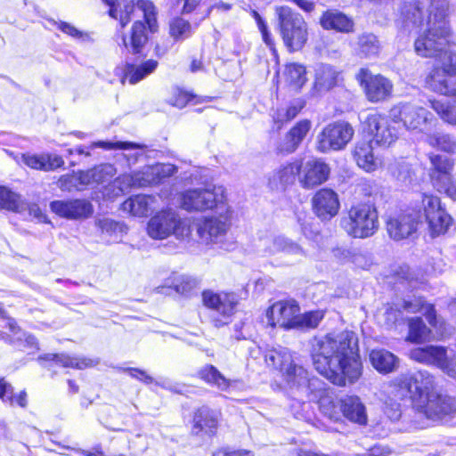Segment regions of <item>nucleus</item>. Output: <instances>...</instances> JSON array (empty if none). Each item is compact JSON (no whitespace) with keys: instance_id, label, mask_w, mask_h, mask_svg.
Listing matches in <instances>:
<instances>
[{"instance_id":"obj_36","label":"nucleus","mask_w":456,"mask_h":456,"mask_svg":"<svg viewBox=\"0 0 456 456\" xmlns=\"http://www.w3.org/2000/svg\"><path fill=\"white\" fill-rule=\"evenodd\" d=\"M197 377L220 391H227L232 385V381L226 379L217 368L211 364H207L200 368L197 372Z\"/></svg>"},{"instance_id":"obj_63","label":"nucleus","mask_w":456,"mask_h":456,"mask_svg":"<svg viewBox=\"0 0 456 456\" xmlns=\"http://www.w3.org/2000/svg\"><path fill=\"white\" fill-rule=\"evenodd\" d=\"M406 19L411 20L413 24H419L422 22L424 16V11L419 5L410 4L405 6Z\"/></svg>"},{"instance_id":"obj_59","label":"nucleus","mask_w":456,"mask_h":456,"mask_svg":"<svg viewBox=\"0 0 456 456\" xmlns=\"http://www.w3.org/2000/svg\"><path fill=\"white\" fill-rule=\"evenodd\" d=\"M200 281L197 278L183 275L177 280L175 284V290L184 296L191 295L195 289H198Z\"/></svg>"},{"instance_id":"obj_42","label":"nucleus","mask_w":456,"mask_h":456,"mask_svg":"<svg viewBox=\"0 0 456 456\" xmlns=\"http://www.w3.org/2000/svg\"><path fill=\"white\" fill-rule=\"evenodd\" d=\"M337 71L330 65L321 64L315 70L314 86L318 91H328L337 81Z\"/></svg>"},{"instance_id":"obj_6","label":"nucleus","mask_w":456,"mask_h":456,"mask_svg":"<svg viewBox=\"0 0 456 456\" xmlns=\"http://www.w3.org/2000/svg\"><path fill=\"white\" fill-rule=\"evenodd\" d=\"M147 232L154 240H164L170 235L183 239L190 234V229L175 210L165 209L151 217L147 224Z\"/></svg>"},{"instance_id":"obj_15","label":"nucleus","mask_w":456,"mask_h":456,"mask_svg":"<svg viewBox=\"0 0 456 456\" xmlns=\"http://www.w3.org/2000/svg\"><path fill=\"white\" fill-rule=\"evenodd\" d=\"M423 216L428 224L429 230L433 236L440 235L447 232L452 224V219L442 208L438 197L424 195L422 199ZM422 216V214H420Z\"/></svg>"},{"instance_id":"obj_30","label":"nucleus","mask_w":456,"mask_h":456,"mask_svg":"<svg viewBox=\"0 0 456 456\" xmlns=\"http://www.w3.org/2000/svg\"><path fill=\"white\" fill-rule=\"evenodd\" d=\"M91 149L102 148L104 150H123L129 151L124 154V158L126 159L129 166L134 165L137 162L138 158L142 156L143 145L131 142H108V141H98L92 143Z\"/></svg>"},{"instance_id":"obj_39","label":"nucleus","mask_w":456,"mask_h":456,"mask_svg":"<svg viewBox=\"0 0 456 456\" xmlns=\"http://www.w3.org/2000/svg\"><path fill=\"white\" fill-rule=\"evenodd\" d=\"M176 173V167L170 163H158L142 169L147 186L159 183L162 179Z\"/></svg>"},{"instance_id":"obj_14","label":"nucleus","mask_w":456,"mask_h":456,"mask_svg":"<svg viewBox=\"0 0 456 456\" xmlns=\"http://www.w3.org/2000/svg\"><path fill=\"white\" fill-rule=\"evenodd\" d=\"M395 123L388 117L379 113L369 114L363 121L365 131L372 136V142L380 147H389L398 139V131L392 126Z\"/></svg>"},{"instance_id":"obj_5","label":"nucleus","mask_w":456,"mask_h":456,"mask_svg":"<svg viewBox=\"0 0 456 456\" xmlns=\"http://www.w3.org/2000/svg\"><path fill=\"white\" fill-rule=\"evenodd\" d=\"M275 12L285 46L290 52L301 50L308 38L307 24L302 15L289 6L276 7Z\"/></svg>"},{"instance_id":"obj_60","label":"nucleus","mask_w":456,"mask_h":456,"mask_svg":"<svg viewBox=\"0 0 456 456\" xmlns=\"http://www.w3.org/2000/svg\"><path fill=\"white\" fill-rule=\"evenodd\" d=\"M430 161L432 167H434V171L432 173L436 174L450 173L453 167V163L450 159L440 155L431 156Z\"/></svg>"},{"instance_id":"obj_45","label":"nucleus","mask_w":456,"mask_h":456,"mask_svg":"<svg viewBox=\"0 0 456 456\" xmlns=\"http://www.w3.org/2000/svg\"><path fill=\"white\" fill-rule=\"evenodd\" d=\"M26 208L21 197L4 186H0V208L22 212Z\"/></svg>"},{"instance_id":"obj_41","label":"nucleus","mask_w":456,"mask_h":456,"mask_svg":"<svg viewBox=\"0 0 456 456\" xmlns=\"http://www.w3.org/2000/svg\"><path fill=\"white\" fill-rule=\"evenodd\" d=\"M145 25L142 21H135L132 28L131 36L123 37L124 46L130 52L137 53L147 42Z\"/></svg>"},{"instance_id":"obj_31","label":"nucleus","mask_w":456,"mask_h":456,"mask_svg":"<svg viewBox=\"0 0 456 456\" xmlns=\"http://www.w3.org/2000/svg\"><path fill=\"white\" fill-rule=\"evenodd\" d=\"M340 410L345 418L352 422L365 424L367 414L365 406L356 395H346L339 401Z\"/></svg>"},{"instance_id":"obj_2","label":"nucleus","mask_w":456,"mask_h":456,"mask_svg":"<svg viewBox=\"0 0 456 456\" xmlns=\"http://www.w3.org/2000/svg\"><path fill=\"white\" fill-rule=\"evenodd\" d=\"M431 8L437 11L435 14L436 20L432 21L429 17V28L414 44L417 54L426 58L438 57L447 45L450 35V28L444 20L447 1L431 0Z\"/></svg>"},{"instance_id":"obj_23","label":"nucleus","mask_w":456,"mask_h":456,"mask_svg":"<svg viewBox=\"0 0 456 456\" xmlns=\"http://www.w3.org/2000/svg\"><path fill=\"white\" fill-rule=\"evenodd\" d=\"M420 219V213L415 215L409 212L400 214L387 221V232L390 237L395 240L405 239L416 231Z\"/></svg>"},{"instance_id":"obj_55","label":"nucleus","mask_w":456,"mask_h":456,"mask_svg":"<svg viewBox=\"0 0 456 456\" xmlns=\"http://www.w3.org/2000/svg\"><path fill=\"white\" fill-rule=\"evenodd\" d=\"M137 6L143 12L145 21L151 32L156 31L158 24L156 18L155 6L149 0H138Z\"/></svg>"},{"instance_id":"obj_35","label":"nucleus","mask_w":456,"mask_h":456,"mask_svg":"<svg viewBox=\"0 0 456 456\" xmlns=\"http://www.w3.org/2000/svg\"><path fill=\"white\" fill-rule=\"evenodd\" d=\"M193 422L196 433L202 431L211 435L217 428L218 414L208 407H201L195 412Z\"/></svg>"},{"instance_id":"obj_37","label":"nucleus","mask_w":456,"mask_h":456,"mask_svg":"<svg viewBox=\"0 0 456 456\" xmlns=\"http://www.w3.org/2000/svg\"><path fill=\"white\" fill-rule=\"evenodd\" d=\"M380 50V42L372 33H363L360 35L354 44V51L360 57H376L379 55Z\"/></svg>"},{"instance_id":"obj_32","label":"nucleus","mask_w":456,"mask_h":456,"mask_svg":"<svg viewBox=\"0 0 456 456\" xmlns=\"http://www.w3.org/2000/svg\"><path fill=\"white\" fill-rule=\"evenodd\" d=\"M447 77V72L442 67H435L426 77L427 86L441 94L455 95L456 83L452 84Z\"/></svg>"},{"instance_id":"obj_12","label":"nucleus","mask_w":456,"mask_h":456,"mask_svg":"<svg viewBox=\"0 0 456 456\" xmlns=\"http://www.w3.org/2000/svg\"><path fill=\"white\" fill-rule=\"evenodd\" d=\"M216 213L217 216L204 218L198 226V233L206 243H223L231 226L232 211L228 204L218 205Z\"/></svg>"},{"instance_id":"obj_61","label":"nucleus","mask_w":456,"mask_h":456,"mask_svg":"<svg viewBox=\"0 0 456 456\" xmlns=\"http://www.w3.org/2000/svg\"><path fill=\"white\" fill-rule=\"evenodd\" d=\"M442 60V68L449 77L456 76V53L443 51L438 56Z\"/></svg>"},{"instance_id":"obj_10","label":"nucleus","mask_w":456,"mask_h":456,"mask_svg":"<svg viewBox=\"0 0 456 456\" xmlns=\"http://www.w3.org/2000/svg\"><path fill=\"white\" fill-rule=\"evenodd\" d=\"M204 305L214 312L212 322L216 327L228 324L234 314L239 299L232 292H218L204 290L202 292Z\"/></svg>"},{"instance_id":"obj_38","label":"nucleus","mask_w":456,"mask_h":456,"mask_svg":"<svg viewBox=\"0 0 456 456\" xmlns=\"http://www.w3.org/2000/svg\"><path fill=\"white\" fill-rule=\"evenodd\" d=\"M111 186L114 188L112 196L116 197L132 187H144L147 184L142 171H140L119 175L114 180Z\"/></svg>"},{"instance_id":"obj_29","label":"nucleus","mask_w":456,"mask_h":456,"mask_svg":"<svg viewBox=\"0 0 456 456\" xmlns=\"http://www.w3.org/2000/svg\"><path fill=\"white\" fill-rule=\"evenodd\" d=\"M158 205V198L152 195L139 194L130 197L122 204V209L134 216H146L150 210Z\"/></svg>"},{"instance_id":"obj_62","label":"nucleus","mask_w":456,"mask_h":456,"mask_svg":"<svg viewBox=\"0 0 456 456\" xmlns=\"http://www.w3.org/2000/svg\"><path fill=\"white\" fill-rule=\"evenodd\" d=\"M252 15L256 21L258 29L261 32L262 38H263L264 42L266 44L267 46H269V48L272 51L274 52L275 51L274 42L272 38L271 33L268 30L265 21L262 19V17L256 11H253Z\"/></svg>"},{"instance_id":"obj_24","label":"nucleus","mask_w":456,"mask_h":456,"mask_svg":"<svg viewBox=\"0 0 456 456\" xmlns=\"http://www.w3.org/2000/svg\"><path fill=\"white\" fill-rule=\"evenodd\" d=\"M158 67L155 60H147L140 64L126 63L115 69V75L119 77L120 83L124 85L127 79L129 84L134 85L153 73Z\"/></svg>"},{"instance_id":"obj_25","label":"nucleus","mask_w":456,"mask_h":456,"mask_svg":"<svg viewBox=\"0 0 456 456\" xmlns=\"http://www.w3.org/2000/svg\"><path fill=\"white\" fill-rule=\"evenodd\" d=\"M18 162H21L30 168L45 172L55 170L64 165V160L61 156L49 153H24L20 155Z\"/></svg>"},{"instance_id":"obj_4","label":"nucleus","mask_w":456,"mask_h":456,"mask_svg":"<svg viewBox=\"0 0 456 456\" xmlns=\"http://www.w3.org/2000/svg\"><path fill=\"white\" fill-rule=\"evenodd\" d=\"M341 228L351 237L365 239L372 236L379 228V216L374 205H353L340 218Z\"/></svg>"},{"instance_id":"obj_53","label":"nucleus","mask_w":456,"mask_h":456,"mask_svg":"<svg viewBox=\"0 0 456 456\" xmlns=\"http://www.w3.org/2000/svg\"><path fill=\"white\" fill-rule=\"evenodd\" d=\"M98 225L102 232L109 235L113 241L121 240L123 233L126 232L125 225L112 219L104 218L99 220Z\"/></svg>"},{"instance_id":"obj_22","label":"nucleus","mask_w":456,"mask_h":456,"mask_svg":"<svg viewBox=\"0 0 456 456\" xmlns=\"http://www.w3.org/2000/svg\"><path fill=\"white\" fill-rule=\"evenodd\" d=\"M313 209L322 220H330L339 209L338 194L330 189L319 190L312 199Z\"/></svg>"},{"instance_id":"obj_43","label":"nucleus","mask_w":456,"mask_h":456,"mask_svg":"<svg viewBox=\"0 0 456 456\" xmlns=\"http://www.w3.org/2000/svg\"><path fill=\"white\" fill-rule=\"evenodd\" d=\"M284 77L289 86L297 90L306 82L305 68L297 63L288 64L284 70Z\"/></svg>"},{"instance_id":"obj_40","label":"nucleus","mask_w":456,"mask_h":456,"mask_svg":"<svg viewBox=\"0 0 456 456\" xmlns=\"http://www.w3.org/2000/svg\"><path fill=\"white\" fill-rule=\"evenodd\" d=\"M264 357L267 366L280 370L281 372L293 362L289 351L284 347L269 349Z\"/></svg>"},{"instance_id":"obj_26","label":"nucleus","mask_w":456,"mask_h":456,"mask_svg":"<svg viewBox=\"0 0 456 456\" xmlns=\"http://www.w3.org/2000/svg\"><path fill=\"white\" fill-rule=\"evenodd\" d=\"M302 159H295L277 169L269 179L273 188H284L291 185L297 179L299 181Z\"/></svg>"},{"instance_id":"obj_18","label":"nucleus","mask_w":456,"mask_h":456,"mask_svg":"<svg viewBox=\"0 0 456 456\" xmlns=\"http://www.w3.org/2000/svg\"><path fill=\"white\" fill-rule=\"evenodd\" d=\"M330 166L320 159H302L299 184L302 188L310 190L325 183L330 176Z\"/></svg>"},{"instance_id":"obj_13","label":"nucleus","mask_w":456,"mask_h":456,"mask_svg":"<svg viewBox=\"0 0 456 456\" xmlns=\"http://www.w3.org/2000/svg\"><path fill=\"white\" fill-rule=\"evenodd\" d=\"M281 373L288 387L308 400L318 398L323 390L322 381L317 378H309L307 370L302 366L292 362Z\"/></svg>"},{"instance_id":"obj_48","label":"nucleus","mask_w":456,"mask_h":456,"mask_svg":"<svg viewBox=\"0 0 456 456\" xmlns=\"http://www.w3.org/2000/svg\"><path fill=\"white\" fill-rule=\"evenodd\" d=\"M426 141L430 146L436 147L443 151L456 152V138L449 134H428Z\"/></svg>"},{"instance_id":"obj_7","label":"nucleus","mask_w":456,"mask_h":456,"mask_svg":"<svg viewBox=\"0 0 456 456\" xmlns=\"http://www.w3.org/2000/svg\"><path fill=\"white\" fill-rule=\"evenodd\" d=\"M390 118L395 123L402 122L410 131L426 133L435 121L434 115L422 106L399 103L390 109Z\"/></svg>"},{"instance_id":"obj_64","label":"nucleus","mask_w":456,"mask_h":456,"mask_svg":"<svg viewBox=\"0 0 456 456\" xmlns=\"http://www.w3.org/2000/svg\"><path fill=\"white\" fill-rule=\"evenodd\" d=\"M409 355L411 359L424 364L429 365L430 358L428 359V349L425 347H416L410 351Z\"/></svg>"},{"instance_id":"obj_57","label":"nucleus","mask_w":456,"mask_h":456,"mask_svg":"<svg viewBox=\"0 0 456 456\" xmlns=\"http://www.w3.org/2000/svg\"><path fill=\"white\" fill-rule=\"evenodd\" d=\"M428 359L430 358L429 365H436L440 369H444L446 366L448 361L446 355V349L443 346H428Z\"/></svg>"},{"instance_id":"obj_52","label":"nucleus","mask_w":456,"mask_h":456,"mask_svg":"<svg viewBox=\"0 0 456 456\" xmlns=\"http://www.w3.org/2000/svg\"><path fill=\"white\" fill-rule=\"evenodd\" d=\"M304 108V102L296 101L286 108H280L273 114V121L275 123L283 124L295 118Z\"/></svg>"},{"instance_id":"obj_46","label":"nucleus","mask_w":456,"mask_h":456,"mask_svg":"<svg viewBox=\"0 0 456 456\" xmlns=\"http://www.w3.org/2000/svg\"><path fill=\"white\" fill-rule=\"evenodd\" d=\"M403 307L410 313L420 312L426 316L430 325L435 326L436 324L434 306L425 303L421 298H415L413 301H404Z\"/></svg>"},{"instance_id":"obj_9","label":"nucleus","mask_w":456,"mask_h":456,"mask_svg":"<svg viewBox=\"0 0 456 456\" xmlns=\"http://www.w3.org/2000/svg\"><path fill=\"white\" fill-rule=\"evenodd\" d=\"M354 134L346 121H335L326 125L316 136V150L322 153L341 151L346 148Z\"/></svg>"},{"instance_id":"obj_49","label":"nucleus","mask_w":456,"mask_h":456,"mask_svg":"<svg viewBox=\"0 0 456 456\" xmlns=\"http://www.w3.org/2000/svg\"><path fill=\"white\" fill-rule=\"evenodd\" d=\"M431 178L434 186L438 191L445 193L452 199L456 197V186L453 183L451 172L447 174L432 173Z\"/></svg>"},{"instance_id":"obj_58","label":"nucleus","mask_w":456,"mask_h":456,"mask_svg":"<svg viewBox=\"0 0 456 456\" xmlns=\"http://www.w3.org/2000/svg\"><path fill=\"white\" fill-rule=\"evenodd\" d=\"M92 170L95 184L109 182L117 173L116 167L111 164H102Z\"/></svg>"},{"instance_id":"obj_27","label":"nucleus","mask_w":456,"mask_h":456,"mask_svg":"<svg viewBox=\"0 0 456 456\" xmlns=\"http://www.w3.org/2000/svg\"><path fill=\"white\" fill-rule=\"evenodd\" d=\"M372 367L380 374L395 371L400 365V359L384 348L372 349L369 354Z\"/></svg>"},{"instance_id":"obj_11","label":"nucleus","mask_w":456,"mask_h":456,"mask_svg":"<svg viewBox=\"0 0 456 456\" xmlns=\"http://www.w3.org/2000/svg\"><path fill=\"white\" fill-rule=\"evenodd\" d=\"M416 418L427 421H437L452 417L456 413V400L447 395L433 393L424 401H417Z\"/></svg>"},{"instance_id":"obj_1","label":"nucleus","mask_w":456,"mask_h":456,"mask_svg":"<svg viewBox=\"0 0 456 456\" xmlns=\"http://www.w3.org/2000/svg\"><path fill=\"white\" fill-rule=\"evenodd\" d=\"M310 345L314 369L334 385L353 384L362 376V365L353 332L316 336Z\"/></svg>"},{"instance_id":"obj_17","label":"nucleus","mask_w":456,"mask_h":456,"mask_svg":"<svg viewBox=\"0 0 456 456\" xmlns=\"http://www.w3.org/2000/svg\"><path fill=\"white\" fill-rule=\"evenodd\" d=\"M357 77L364 87L367 99L371 102L385 101L392 94V83L381 75H372L368 69H362Z\"/></svg>"},{"instance_id":"obj_50","label":"nucleus","mask_w":456,"mask_h":456,"mask_svg":"<svg viewBox=\"0 0 456 456\" xmlns=\"http://www.w3.org/2000/svg\"><path fill=\"white\" fill-rule=\"evenodd\" d=\"M169 33L175 40L179 41L190 37L193 30L188 20L176 17L170 21Z\"/></svg>"},{"instance_id":"obj_16","label":"nucleus","mask_w":456,"mask_h":456,"mask_svg":"<svg viewBox=\"0 0 456 456\" xmlns=\"http://www.w3.org/2000/svg\"><path fill=\"white\" fill-rule=\"evenodd\" d=\"M297 313L299 306L295 300L278 301L266 310L263 322L272 327L295 329Z\"/></svg>"},{"instance_id":"obj_28","label":"nucleus","mask_w":456,"mask_h":456,"mask_svg":"<svg viewBox=\"0 0 456 456\" xmlns=\"http://www.w3.org/2000/svg\"><path fill=\"white\" fill-rule=\"evenodd\" d=\"M353 158L357 166L366 172H373L379 166V161L373 153L371 141L357 142L353 150Z\"/></svg>"},{"instance_id":"obj_20","label":"nucleus","mask_w":456,"mask_h":456,"mask_svg":"<svg viewBox=\"0 0 456 456\" xmlns=\"http://www.w3.org/2000/svg\"><path fill=\"white\" fill-rule=\"evenodd\" d=\"M51 210L57 216L67 219H84L93 212V205L86 200H53L50 204Z\"/></svg>"},{"instance_id":"obj_51","label":"nucleus","mask_w":456,"mask_h":456,"mask_svg":"<svg viewBox=\"0 0 456 456\" xmlns=\"http://www.w3.org/2000/svg\"><path fill=\"white\" fill-rule=\"evenodd\" d=\"M431 108L438 114L445 123L456 126V104L449 102L431 101Z\"/></svg>"},{"instance_id":"obj_47","label":"nucleus","mask_w":456,"mask_h":456,"mask_svg":"<svg viewBox=\"0 0 456 456\" xmlns=\"http://www.w3.org/2000/svg\"><path fill=\"white\" fill-rule=\"evenodd\" d=\"M0 399L10 405L17 404L22 408L27 406V393L21 391L18 395H13L12 385L0 379Z\"/></svg>"},{"instance_id":"obj_19","label":"nucleus","mask_w":456,"mask_h":456,"mask_svg":"<svg viewBox=\"0 0 456 456\" xmlns=\"http://www.w3.org/2000/svg\"><path fill=\"white\" fill-rule=\"evenodd\" d=\"M312 128L309 119H301L297 122L277 142L278 153L288 155L295 152L306 138Z\"/></svg>"},{"instance_id":"obj_33","label":"nucleus","mask_w":456,"mask_h":456,"mask_svg":"<svg viewBox=\"0 0 456 456\" xmlns=\"http://www.w3.org/2000/svg\"><path fill=\"white\" fill-rule=\"evenodd\" d=\"M38 361L53 362L65 368L85 369L94 366L98 361L86 357H71L65 354H45L38 357Z\"/></svg>"},{"instance_id":"obj_34","label":"nucleus","mask_w":456,"mask_h":456,"mask_svg":"<svg viewBox=\"0 0 456 456\" xmlns=\"http://www.w3.org/2000/svg\"><path fill=\"white\" fill-rule=\"evenodd\" d=\"M320 22L325 29H334L343 33L351 32L354 28V21L346 14L336 10L325 12Z\"/></svg>"},{"instance_id":"obj_8","label":"nucleus","mask_w":456,"mask_h":456,"mask_svg":"<svg viewBox=\"0 0 456 456\" xmlns=\"http://www.w3.org/2000/svg\"><path fill=\"white\" fill-rule=\"evenodd\" d=\"M226 204L223 186L189 189L181 195V207L187 211L217 210L218 205Z\"/></svg>"},{"instance_id":"obj_54","label":"nucleus","mask_w":456,"mask_h":456,"mask_svg":"<svg viewBox=\"0 0 456 456\" xmlns=\"http://www.w3.org/2000/svg\"><path fill=\"white\" fill-rule=\"evenodd\" d=\"M323 317V312L319 310L307 312L303 314L297 313L295 329H314L319 325Z\"/></svg>"},{"instance_id":"obj_21","label":"nucleus","mask_w":456,"mask_h":456,"mask_svg":"<svg viewBox=\"0 0 456 456\" xmlns=\"http://www.w3.org/2000/svg\"><path fill=\"white\" fill-rule=\"evenodd\" d=\"M257 248L265 256H272L279 252L299 257L305 256V250L297 243L281 235L261 238Z\"/></svg>"},{"instance_id":"obj_3","label":"nucleus","mask_w":456,"mask_h":456,"mask_svg":"<svg viewBox=\"0 0 456 456\" xmlns=\"http://www.w3.org/2000/svg\"><path fill=\"white\" fill-rule=\"evenodd\" d=\"M435 378L427 370H419L413 374H402L391 384V394L397 399L409 397L413 408L417 401H424L428 395L436 393Z\"/></svg>"},{"instance_id":"obj_56","label":"nucleus","mask_w":456,"mask_h":456,"mask_svg":"<svg viewBox=\"0 0 456 456\" xmlns=\"http://www.w3.org/2000/svg\"><path fill=\"white\" fill-rule=\"evenodd\" d=\"M343 254H345V258H350V262H352L355 266L367 269L372 264V259L367 252H361L358 250H340Z\"/></svg>"},{"instance_id":"obj_44","label":"nucleus","mask_w":456,"mask_h":456,"mask_svg":"<svg viewBox=\"0 0 456 456\" xmlns=\"http://www.w3.org/2000/svg\"><path fill=\"white\" fill-rule=\"evenodd\" d=\"M408 327V341L419 344L428 339L430 330L425 325L420 317L409 319Z\"/></svg>"}]
</instances>
